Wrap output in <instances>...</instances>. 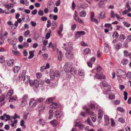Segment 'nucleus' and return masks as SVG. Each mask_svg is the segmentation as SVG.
I'll return each instance as SVG.
<instances>
[{
    "mask_svg": "<svg viewBox=\"0 0 131 131\" xmlns=\"http://www.w3.org/2000/svg\"><path fill=\"white\" fill-rule=\"evenodd\" d=\"M116 14H115L113 10H111L110 12V15L111 18H114Z\"/></svg>",
    "mask_w": 131,
    "mask_h": 131,
    "instance_id": "a19ab883",
    "label": "nucleus"
},
{
    "mask_svg": "<svg viewBox=\"0 0 131 131\" xmlns=\"http://www.w3.org/2000/svg\"><path fill=\"white\" fill-rule=\"evenodd\" d=\"M86 111L88 114L91 115V116L93 117L95 115H96L94 112H90V109L88 108L86 109Z\"/></svg>",
    "mask_w": 131,
    "mask_h": 131,
    "instance_id": "473e14b6",
    "label": "nucleus"
},
{
    "mask_svg": "<svg viewBox=\"0 0 131 131\" xmlns=\"http://www.w3.org/2000/svg\"><path fill=\"white\" fill-rule=\"evenodd\" d=\"M30 80V77L27 76H25L24 79V81L25 83H28Z\"/></svg>",
    "mask_w": 131,
    "mask_h": 131,
    "instance_id": "393cba45",
    "label": "nucleus"
},
{
    "mask_svg": "<svg viewBox=\"0 0 131 131\" xmlns=\"http://www.w3.org/2000/svg\"><path fill=\"white\" fill-rule=\"evenodd\" d=\"M5 13L6 14H8L9 13V11H7L5 12V10L2 9V8H0V14Z\"/></svg>",
    "mask_w": 131,
    "mask_h": 131,
    "instance_id": "79ce46f5",
    "label": "nucleus"
},
{
    "mask_svg": "<svg viewBox=\"0 0 131 131\" xmlns=\"http://www.w3.org/2000/svg\"><path fill=\"white\" fill-rule=\"evenodd\" d=\"M104 26L105 27L108 28V29L111 30L113 29V27L111 24L106 23L105 24Z\"/></svg>",
    "mask_w": 131,
    "mask_h": 131,
    "instance_id": "a878e982",
    "label": "nucleus"
},
{
    "mask_svg": "<svg viewBox=\"0 0 131 131\" xmlns=\"http://www.w3.org/2000/svg\"><path fill=\"white\" fill-rule=\"evenodd\" d=\"M87 64L89 67L92 68V67L93 63L91 62L90 61H89L87 62Z\"/></svg>",
    "mask_w": 131,
    "mask_h": 131,
    "instance_id": "338daca9",
    "label": "nucleus"
},
{
    "mask_svg": "<svg viewBox=\"0 0 131 131\" xmlns=\"http://www.w3.org/2000/svg\"><path fill=\"white\" fill-rule=\"evenodd\" d=\"M5 58L3 56L0 57V62L1 63H3L5 62Z\"/></svg>",
    "mask_w": 131,
    "mask_h": 131,
    "instance_id": "09e8293b",
    "label": "nucleus"
},
{
    "mask_svg": "<svg viewBox=\"0 0 131 131\" xmlns=\"http://www.w3.org/2000/svg\"><path fill=\"white\" fill-rule=\"evenodd\" d=\"M50 123L54 126H56L57 124V121L56 120H54L50 122Z\"/></svg>",
    "mask_w": 131,
    "mask_h": 131,
    "instance_id": "58836bf2",
    "label": "nucleus"
},
{
    "mask_svg": "<svg viewBox=\"0 0 131 131\" xmlns=\"http://www.w3.org/2000/svg\"><path fill=\"white\" fill-rule=\"evenodd\" d=\"M27 103V102L21 100V103L20 104V106L23 107L25 106Z\"/></svg>",
    "mask_w": 131,
    "mask_h": 131,
    "instance_id": "49530a36",
    "label": "nucleus"
},
{
    "mask_svg": "<svg viewBox=\"0 0 131 131\" xmlns=\"http://www.w3.org/2000/svg\"><path fill=\"white\" fill-rule=\"evenodd\" d=\"M37 102L36 100L33 99H31L30 100L29 103V106L31 107H35L37 104Z\"/></svg>",
    "mask_w": 131,
    "mask_h": 131,
    "instance_id": "423d86ee",
    "label": "nucleus"
},
{
    "mask_svg": "<svg viewBox=\"0 0 131 131\" xmlns=\"http://www.w3.org/2000/svg\"><path fill=\"white\" fill-rule=\"evenodd\" d=\"M91 50L89 48H86L84 50V55H87L89 54H90L91 53Z\"/></svg>",
    "mask_w": 131,
    "mask_h": 131,
    "instance_id": "4468645a",
    "label": "nucleus"
},
{
    "mask_svg": "<svg viewBox=\"0 0 131 131\" xmlns=\"http://www.w3.org/2000/svg\"><path fill=\"white\" fill-rule=\"evenodd\" d=\"M20 68L18 66H15L13 68V71L15 73H17L19 71Z\"/></svg>",
    "mask_w": 131,
    "mask_h": 131,
    "instance_id": "412c9836",
    "label": "nucleus"
},
{
    "mask_svg": "<svg viewBox=\"0 0 131 131\" xmlns=\"http://www.w3.org/2000/svg\"><path fill=\"white\" fill-rule=\"evenodd\" d=\"M75 14L74 16V18L75 21H77L79 23L82 24H84V22L78 16V13L76 11H75Z\"/></svg>",
    "mask_w": 131,
    "mask_h": 131,
    "instance_id": "7ed1b4c3",
    "label": "nucleus"
},
{
    "mask_svg": "<svg viewBox=\"0 0 131 131\" xmlns=\"http://www.w3.org/2000/svg\"><path fill=\"white\" fill-rule=\"evenodd\" d=\"M111 125L112 126H114L115 125V123L114 120L112 118H111Z\"/></svg>",
    "mask_w": 131,
    "mask_h": 131,
    "instance_id": "0e129e2a",
    "label": "nucleus"
},
{
    "mask_svg": "<svg viewBox=\"0 0 131 131\" xmlns=\"http://www.w3.org/2000/svg\"><path fill=\"white\" fill-rule=\"evenodd\" d=\"M49 33H48L46 35L45 38L47 39H48L50 36V34L51 33V30L49 31Z\"/></svg>",
    "mask_w": 131,
    "mask_h": 131,
    "instance_id": "de8ad7c7",
    "label": "nucleus"
},
{
    "mask_svg": "<svg viewBox=\"0 0 131 131\" xmlns=\"http://www.w3.org/2000/svg\"><path fill=\"white\" fill-rule=\"evenodd\" d=\"M12 53L14 55L16 56H19L20 55V53L18 51H15L14 50L12 51Z\"/></svg>",
    "mask_w": 131,
    "mask_h": 131,
    "instance_id": "2f4dec72",
    "label": "nucleus"
},
{
    "mask_svg": "<svg viewBox=\"0 0 131 131\" xmlns=\"http://www.w3.org/2000/svg\"><path fill=\"white\" fill-rule=\"evenodd\" d=\"M126 76L128 80H131V72H130L128 71L126 73Z\"/></svg>",
    "mask_w": 131,
    "mask_h": 131,
    "instance_id": "f704fd0d",
    "label": "nucleus"
},
{
    "mask_svg": "<svg viewBox=\"0 0 131 131\" xmlns=\"http://www.w3.org/2000/svg\"><path fill=\"white\" fill-rule=\"evenodd\" d=\"M117 110L121 113H124L125 111V110L123 108L120 106H118L117 107Z\"/></svg>",
    "mask_w": 131,
    "mask_h": 131,
    "instance_id": "e433bc0d",
    "label": "nucleus"
},
{
    "mask_svg": "<svg viewBox=\"0 0 131 131\" xmlns=\"http://www.w3.org/2000/svg\"><path fill=\"white\" fill-rule=\"evenodd\" d=\"M39 122L43 126L45 124V122L43 119H40Z\"/></svg>",
    "mask_w": 131,
    "mask_h": 131,
    "instance_id": "69168bd1",
    "label": "nucleus"
},
{
    "mask_svg": "<svg viewBox=\"0 0 131 131\" xmlns=\"http://www.w3.org/2000/svg\"><path fill=\"white\" fill-rule=\"evenodd\" d=\"M9 99V102H13L16 101L17 99V97L16 95H15L10 97Z\"/></svg>",
    "mask_w": 131,
    "mask_h": 131,
    "instance_id": "2eb2a0df",
    "label": "nucleus"
},
{
    "mask_svg": "<svg viewBox=\"0 0 131 131\" xmlns=\"http://www.w3.org/2000/svg\"><path fill=\"white\" fill-rule=\"evenodd\" d=\"M56 45H54L52 42H50L49 43L48 47L49 48H52L53 50H55L56 48Z\"/></svg>",
    "mask_w": 131,
    "mask_h": 131,
    "instance_id": "aec40b11",
    "label": "nucleus"
},
{
    "mask_svg": "<svg viewBox=\"0 0 131 131\" xmlns=\"http://www.w3.org/2000/svg\"><path fill=\"white\" fill-rule=\"evenodd\" d=\"M99 17L100 19H103L105 18V14L104 12H101Z\"/></svg>",
    "mask_w": 131,
    "mask_h": 131,
    "instance_id": "f3484780",
    "label": "nucleus"
},
{
    "mask_svg": "<svg viewBox=\"0 0 131 131\" xmlns=\"http://www.w3.org/2000/svg\"><path fill=\"white\" fill-rule=\"evenodd\" d=\"M60 112L59 111H57L55 112V114L56 117L57 118L59 116Z\"/></svg>",
    "mask_w": 131,
    "mask_h": 131,
    "instance_id": "680f3d73",
    "label": "nucleus"
},
{
    "mask_svg": "<svg viewBox=\"0 0 131 131\" xmlns=\"http://www.w3.org/2000/svg\"><path fill=\"white\" fill-rule=\"evenodd\" d=\"M102 70V68L99 66L96 68V72L95 73V76L99 75L100 74L102 73L101 71Z\"/></svg>",
    "mask_w": 131,
    "mask_h": 131,
    "instance_id": "9b49d317",
    "label": "nucleus"
},
{
    "mask_svg": "<svg viewBox=\"0 0 131 131\" xmlns=\"http://www.w3.org/2000/svg\"><path fill=\"white\" fill-rule=\"evenodd\" d=\"M79 14L80 17H84L86 15V13L85 10H82L79 13Z\"/></svg>",
    "mask_w": 131,
    "mask_h": 131,
    "instance_id": "5701e85b",
    "label": "nucleus"
},
{
    "mask_svg": "<svg viewBox=\"0 0 131 131\" xmlns=\"http://www.w3.org/2000/svg\"><path fill=\"white\" fill-rule=\"evenodd\" d=\"M115 17H116L117 19L119 21L121 19H123L124 18V17H119V15L117 14H116Z\"/></svg>",
    "mask_w": 131,
    "mask_h": 131,
    "instance_id": "4d7b16f0",
    "label": "nucleus"
},
{
    "mask_svg": "<svg viewBox=\"0 0 131 131\" xmlns=\"http://www.w3.org/2000/svg\"><path fill=\"white\" fill-rule=\"evenodd\" d=\"M77 26V25L75 24H74L72 25L71 26V30L72 31L74 30L76 28Z\"/></svg>",
    "mask_w": 131,
    "mask_h": 131,
    "instance_id": "774afa93",
    "label": "nucleus"
},
{
    "mask_svg": "<svg viewBox=\"0 0 131 131\" xmlns=\"http://www.w3.org/2000/svg\"><path fill=\"white\" fill-rule=\"evenodd\" d=\"M85 34V32L84 31H78L75 32V36L76 38H78L81 35H83Z\"/></svg>",
    "mask_w": 131,
    "mask_h": 131,
    "instance_id": "6e6552de",
    "label": "nucleus"
},
{
    "mask_svg": "<svg viewBox=\"0 0 131 131\" xmlns=\"http://www.w3.org/2000/svg\"><path fill=\"white\" fill-rule=\"evenodd\" d=\"M45 108V106L44 105H41L39 108V110L40 111H42Z\"/></svg>",
    "mask_w": 131,
    "mask_h": 131,
    "instance_id": "864d4df0",
    "label": "nucleus"
},
{
    "mask_svg": "<svg viewBox=\"0 0 131 131\" xmlns=\"http://www.w3.org/2000/svg\"><path fill=\"white\" fill-rule=\"evenodd\" d=\"M30 34V31L29 30H27L25 31L24 33V36L25 37H28Z\"/></svg>",
    "mask_w": 131,
    "mask_h": 131,
    "instance_id": "37998d69",
    "label": "nucleus"
},
{
    "mask_svg": "<svg viewBox=\"0 0 131 131\" xmlns=\"http://www.w3.org/2000/svg\"><path fill=\"white\" fill-rule=\"evenodd\" d=\"M99 5L101 8H103L104 6V2L102 0H101L99 3Z\"/></svg>",
    "mask_w": 131,
    "mask_h": 131,
    "instance_id": "c756f323",
    "label": "nucleus"
},
{
    "mask_svg": "<svg viewBox=\"0 0 131 131\" xmlns=\"http://www.w3.org/2000/svg\"><path fill=\"white\" fill-rule=\"evenodd\" d=\"M47 23V28H49L51 26V21L49 20H48Z\"/></svg>",
    "mask_w": 131,
    "mask_h": 131,
    "instance_id": "e2e57ef3",
    "label": "nucleus"
},
{
    "mask_svg": "<svg viewBox=\"0 0 131 131\" xmlns=\"http://www.w3.org/2000/svg\"><path fill=\"white\" fill-rule=\"evenodd\" d=\"M119 36V35L117 31H115L113 33L112 36L113 38L116 39Z\"/></svg>",
    "mask_w": 131,
    "mask_h": 131,
    "instance_id": "4c0bfd02",
    "label": "nucleus"
},
{
    "mask_svg": "<svg viewBox=\"0 0 131 131\" xmlns=\"http://www.w3.org/2000/svg\"><path fill=\"white\" fill-rule=\"evenodd\" d=\"M52 26H53V27H52V29L54 30L57 27V24L56 21H53L52 22Z\"/></svg>",
    "mask_w": 131,
    "mask_h": 131,
    "instance_id": "ea45409f",
    "label": "nucleus"
},
{
    "mask_svg": "<svg viewBox=\"0 0 131 131\" xmlns=\"http://www.w3.org/2000/svg\"><path fill=\"white\" fill-rule=\"evenodd\" d=\"M128 62L129 61L127 59L124 58L122 60L121 62L123 65H126L128 63Z\"/></svg>",
    "mask_w": 131,
    "mask_h": 131,
    "instance_id": "7c9ffc66",
    "label": "nucleus"
},
{
    "mask_svg": "<svg viewBox=\"0 0 131 131\" xmlns=\"http://www.w3.org/2000/svg\"><path fill=\"white\" fill-rule=\"evenodd\" d=\"M130 11V10L129 9H126L123 11L122 12L123 14L124 15L127 14V13H129Z\"/></svg>",
    "mask_w": 131,
    "mask_h": 131,
    "instance_id": "5fc2aeb1",
    "label": "nucleus"
},
{
    "mask_svg": "<svg viewBox=\"0 0 131 131\" xmlns=\"http://www.w3.org/2000/svg\"><path fill=\"white\" fill-rule=\"evenodd\" d=\"M35 51H30L29 52V54H30L29 56L28 57L29 59H31L34 56V53Z\"/></svg>",
    "mask_w": 131,
    "mask_h": 131,
    "instance_id": "cd10ccee",
    "label": "nucleus"
},
{
    "mask_svg": "<svg viewBox=\"0 0 131 131\" xmlns=\"http://www.w3.org/2000/svg\"><path fill=\"white\" fill-rule=\"evenodd\" d=\"M57 52L59 53V56L58 57V59L60 61H61L62 60V58L63 57V54L60 50L58 51Z\"/></svg>",
    "mask_w": 131,
    "mask_h": 131,
    "instance_id": "dca6fc26",
    "label": "nucleus"
},
{
    "mask_svg": "<svg viewBox=\"0 0 131 131\" xmlns=\"http://www.w3.org/2000/svg\"><path fill=\"white\" fill-rule=\"evenodd\" d=\"M64 48L66 50V58L68 59H71L73 58V54L72 51L73 50V47L72 46H68V43L63 44Z\"/></svg>",
    "mask_w": 131,
    "mask_h": 131,
    "instance_id": "f257e3e1",
    "label": "nucleus"
},
{
    "mask_svg": "<svg viewBox=\"0 0 131 131\" xmlns=\"http://www.w3.org/2000/svg\"><path fill=\"white\" fill-rule=\"evenodd\" d=\"M43 59L44 60H45L47 59L48 57V54L46 53H44L42 55Z\"/></svg>",
    "mask_w": 131,
    "mask_h": 131,
    "instance_id": "13d9d810",
    "label": "nucleus"
},
{
    "mask_svg": "<svg viewBox=\"0 0 131 131\" xmlns=\"http://www.w3.org/2000/svg\"><path fill=\"white\" fill-rule=\"evenodd\" d=\"M126 41L128 42H130L131 41V35H129L127 37Z\"/></svg>",
    "mask_w": 131,
    "mask_h": 131,
    "instance_id": "052dcab7",
    "label": "nucleus"
},
{
    "mask_svg": "<svg viewBox=\"0 0 131 131\" xmlns=\"http://www.w3.org/2000/svg\"><path fill=\"white\" fill-rule=\"evenodd\" d=\"M42 74L40 72H38L36 74L37 78L38 79H40L42 76Z\"/></svg>",
    "mask_w": 131,
    "mask_h": 131,
    "instance_id": "8fccbe9b",
    "label": "nucleus"
},
{
    "mask_svg": "<svg viewBox=\"0 0 131 131\" xmlns=\"http://www.w3.org/2000/svg\"><path fill=\"white\" fill-rule=\"evenodd\" d=\"M24 77V74L23 73H22L20 74L18 78L16 79V81L18 82H20V81L22 80L23 78Z\"/></svg>",
    "mask_w": 131,
    "mask_h": 131,
    "instance_id": "a211bd4d",
    "label": "nucleus"
},
{
    "mask_svg": "<svg viewBox=\"0 0 131 131\" xmlns=\"http://www.w3.org/2000/svg\"><path fill=\"white\" fill-rule=\"evenodd\" d=\"M71 66V65L69 64L68 62H66L65 63L63 67V69L66 72V73L67 72H69L70 71L69 69L70 68Z\"/></svg>",
    "mask_w": 131,
    "mask_h": 131,
    "instance_id": "1a4fd4ad",
    "label": "nucleus"
},
{
    "mask_svg": "<svg viewBox=\"0 0 131 131\" xmlns=\"http://www.w3.org/2000/svg\"><path fill=\"white\" fill-rule=\"evenodd\" d=\"M118 121L121 123H124L125 122V120L123 117H121L119 118Z\"/></svg>",
    "mask_w": 131,
    "mask_h": 131,
    "instance_id": "3c124183",
    "label": "nucleus"
},
{
    "mask_svg": "<svg viewBox=\"0 0 131 131\" xmlns=\"http://www.w3.org/2000/svg\"><path fill=\"white\" fill-rule=\"evenodd\" d=\"M102 85L104 87H106L107 88V90H110L111 88V86L107 83L106 81H103L101 82Z\"/></svg>",
    "mask_w": 131,
    "mask_h": 131,
    "instance_id": "9d476101",
    "label": "nucleus"
},
{
    "mask_svg": "<svg viewBox=\"0 0 131 131\" xmlns=\"http://www.w3.org/2000/svg\"><path fill=\"white\" fill-rule=\"evenodd\" d=\"M56 77H60L59 72V71L57 70H55L54 72L51 73L50 75V78L51 80H54Z\"/></svg>",
    "mask_w": 131,
    "mask_h": 131,
    "instance_id": "39448f33",
    "label": "nucleus"
},
{
    "mask_svg": "<svg viewBox=\"0 0 131 131\" xmlns=\"http://www.w3.org/2000/svg\"><path fill=\"white\" fill-rule=\"evenodd\" d=\"M34 86L36 88H37L39 86V82L37 80L35 79L34 80Z\"/></svg>",
    "mask_w": 131,
    "mask_h": 131,
    "instance_id": "c03bdc74",
    "label": "nucleus"
},
{
    "mask_svg": "<svg viewBox=\"0 0 131 131\" xmlns=\"http://www.w3.org/2000/svg\"><path fill=\"white\" fill-rule=\"evenodd\" d=\"M28 99V97L27 95H24L22 98L21 100L27 102Z\"/></svg>",
    "mask_w": 131,
    "mask_h": 131,
    "instance_id": "a18cd8bd",
    "label": "nucleus"
},
{
    "mask_svg": "<svg viewBox=\"0 0 131 131\" xmlns=\"http://www.w3.org/2000/svg\"><path fill=\"white\" fill-rule=\"evenodd\" d=\"M54 99V97L49 98L47 99L46 102V104H49L51 103Z\"/></svg>",
    "mask_w": 131,
    "mask_h": 131,
    "instance_id": "b1692460",
    "label": "nucleus"
},
{
    "mask_svg": "<svg viewBox=\"0 0 131 131\" xmlns=\"http://www.w3.org/2000/svg\"><path fill=\"white\" fill-rule=\"evenodd\" d=\"M7 23L8 25L10 26L11 28L14 29H16L18 25V24L17 22H15V24H13L12 22L10 21H8L7 22Z\"/></svg>",
    "mask_w": 131,
    "mask_h": 131,
    "instance_id": "0eeeda50",
    "label": "nucleus"
},
{
    "mask_svg": "<svg viewBox=\"0 0 131 131\" xmlns=\"http://www.w3.org/2000/svg\"><path fill=\"white\" fill-rule=\"evenodd\" d=\"M70 72L71 74L74 75L76 74V73L77 72V70L74 68H71Z\"/></svg>",
    "mask_w": 131,
    "mask_h": 131,
    "instance_id": "72a5a7b5",
    "label": "nucleus"
},
{
    "mask_svg": "<svg viewBox=\"0 0 131 131\" xmlns=\"http://www.w3.org/2000/svg\"><path fill=\"white\" fill-rule=\"evenodd\" d=\"M4 6L6 8L8 9V10L9 9L12 8L14 6L13 4L12 3H9L7 5H5Z\"/></svg>",
    "mask_w": 131,
    "mask_h": 131,
    "instance_id": "4be33fe9",
    "label": "nucleus"
},
{
    "mask_svg": "<svg viewBox=\"0 0 131 131\" xmlns=\"http://www.w3.org/2000/svg\"><path fill=\"white\" fill-rule=\"evenodd\" d=\"M59 106V105L55 103H52L51 104L50 106V108L52 109H55L58 108Z\"/></svg>",
    "mask_w": 131,
    "mask_h": 131,
    "instance_id": "ddd939ff",
    "label": "nucleus"
},
{
    "mask_svg": "<svg viewBox=\"0 0 131 131\" xmlns=\"http://www.w3.org/2000/svg\"><path fill=\"white\" fill-rule=\"evenodd\" d=\"M14 61V60L13 59H10L7 62V64L8 66H11L13 65Z\"/></svg>",
    "mask_w": 131,
    "mask_h": 131,
    "instance_id": "c9c22d12",
    "label": "nucleus"
},
{
    "mask_svg": "<svg viewBox=\"0 0 131 131\" xmlns=\"http://www.w3.org/2000/svg\"><path fill=\"white\" fill-rule=\"evenodd\" d=\"M123 23L124 25L127 27H129L130 26V24L126 21H124Z\"/></svg>",
    "mask_w": 131,
    "mask_h": 131,
    "instance_id": "6e6d98bb",
    "label": "nucleus"
},
{
    "mask_svg": "<svg viewBox=\"0 0 131 131\" xmlns=\"http://www.w3.org/2000/svg\"><path fill=\"white\" fill-rule=\"evenodd\" d=\"M38 14L39 15L42 16L43 15L44 13L42 10H40L39 11Z\"/></svg>",
    "mask_w": 131,
    "mask_h": 131,
    "instance_id": "bf43d9fd",
    "label": "nucleus"
},
{
    "mask_svg": "<svg viewBox=\"0 0 131 131\" xmlns=\"http://www.w3.org/2000/svg\"><path fill=\"white\" fill-rule=\"evenodd\" d=\"M117 72L116 75L118 77L124 79L126 78V73L124 70L119 69L117 70Z\"/></svg>",
    "mask_w": 131,
    "mask_h": 131,
    "instance_id": "f03ea898",
    "label": "nucleus"
},
{
    "mask_svg": "<svg viewBox=\"0 0 131 131\" xmlns=\"http://www.w3.org/2000/svg\"><path fill=\"white\" fill-rule=\"evenodd\" d=\"M95 78L99 79H106L105 76L103 74V73L100 74L99 75L95 76Z\"/></svg>",
    "mask_w": 131,
    "mask_h": 131,
    "instance_id": "f8f14e48",
    "label": "nucleus"
},
{
    "mask_svg": "<svg viewBox=\"0 0 131 131\" xmlns=\"http://www.w3.org/2000/svg\"><path fill=\"white\" fill-rule=\"evenodd\" d=\"M122 45L120 43H117L115 45V48L116 49L118 50L122 47Z\"/></svg>",
    "mask_w": 131,
    "mask_h": 131,
    "instance_id": "bb28decb",
    "label": "nucleus"
},
{
    "mask_svg": "<svg viewBox=\"0 0 131 131\" xmlns=\"http://www.w3.org/2000/svg\"><path fill=\"white\" fill-rule=\"evenodd\" d=\"M103 112L101 110L98 111V116L99 118L101 119L103 116Z\"/></svg>",
    "mask_w": 131,
    "mask_h": 131,
    "instance_id": "c85d7f7f",
    "label": "nucleus"
},
{
    "mask_svg": "<svg viewBox=\"0 0 131 131\" xmlns=\"http://www.w3.org/2000/svg\"><path fill=\"white\" fill-rule=\"evenodd\" d=\"M90 19L91 22H94L96 24H98L99 22L98 20L96 18H95L94 13L93 12H90Z\"/></svg>",
    "mask_w": 131,
    "mask_h": 131,
    "instance_id": "20e7f679",
    "label": "nucleus"
},
{
    "mask_svg": "<svg viewBox=\"0 0 131 131\" xmlns=\"http://www.w3.org/2000/svg\"><path fill=\"white\" fill-rule=\"evenodd\" d=\"M13 93V91H9L6 95V99H10Z\"/></svg>",
    "mask_w": 131,
    "mask_h": 131,
    "instance_id": "6ab92c4d",
    "label": "nucleus"
},
{
    "mask_svg": "<svg viewBox=\"0 0 131 131\" xmlns=\"http://www.w3.org/2000/svg\"><path fill=\"white\" fill-rule=\"evenodd\" d=\"M124 99L125 100H126L127 99L128 93L125 91H124Z\"/></svg>",
    "mask_w": 131,
    "mask_h": 131,
    "instance_id": "603ef678",
    "label": "nucleus"
}]
</instances>
